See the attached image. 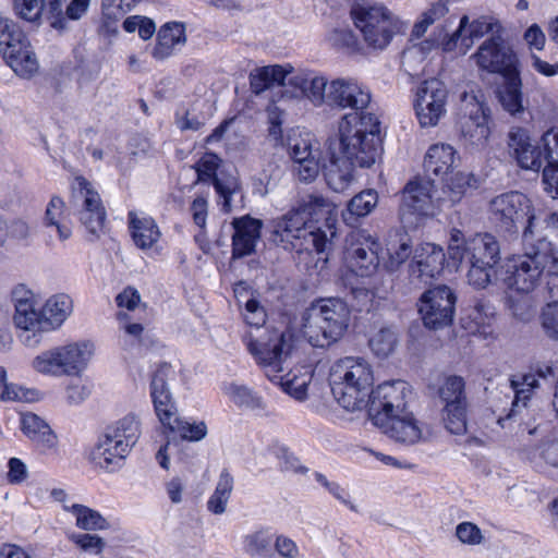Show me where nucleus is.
Segmentation results:
<instances>
[{"label": "nucleus", "mask_w": 558, "mask_h": 558, "mask_svg": "<svg viewBox=\"0 0 558 558\" xmlns=\"http://www.w3.org/2000/svg\"><path fill=\"white\" fill-rule=\"evenodd\" d=\"M338 147L351 166L372 167L381 151L377 117L365 112L344 114L338 123Z\"/></svg>", "instance_id": "nucleus-1"}, {"label": "nucleus", "mask_w": 558, "mask_h": 558, "mask_svg": "<svg viewBox=\"0 0 558 558\" xmlns=\"http://www.w3.org/2000/svg\"><path fill=\"white\" fill-rule=\"evenodd\" d=\"M373 384L372 365L362 356L339 359L330 367L329 385L332 396L345 410L366 408Z\"/></svg>", "instance_id": "nucleus-2"}, {"label": "nucleus", "mask_w": 558, "mask_h": 558, "mask_svg": "<svg viewBox=\"0 0 558 558\" xmlns=\"http://www.w3.org/2000/svg\"><path fill=\"white\" fill-rule=\"evenodd\" d=\"M337 220L326 217V229H312L301 211L294 208L271 221L270 241L288 251L326 252L336 235Z\"/></svg>", "instance_id": "nucleus-3"}, {"label": "nucleus", "mask_w": 558, "mask_h": 558, "mask_svg": "<svg viewBox=\"0 0 558 558\" xmlns=\"http://www.w3.org/2000/svg\"><path fill=\"white\" fill-rule=\"evenodd\" d=\"M349 308L340 299H320L311 304L303 316L302 333L314 348H329L344 333Z\"/></svg>", "instance_id": "nucleus-4"}, {"label": "nucleus", "mask_w": 558, "mask_h": 558, "mask_svg": "<svg viewBox=\"0 0 558 558\" xmlns=\"http://www.w3.org/2000/svg\"><path fill=\"white\" fill-rule=\"evenodd\" d=\"M523 244L525 253L508 260L504 280L508 288L529 293L539 284L545 269L555 262V256L553 244L546 235L530 239V243Z\"/></svg>", "instance_id": "nucleus-5"}, {"label": "nucleus", "mask_w": 558, "mask_h": 558, "mask_svg": "<svg viewBox=\"0 0 558 558\" xmlns=\"http://www.w3.org/2000/svg\"><path fill=\"white\" fill-rule=\"evenodd\" d=\"M351 16L365 44L373 49H385L402 28L399 20L381 4L356 3L351 9Z\"/></svg>", "instance_id": "nucleus-6"}, {"label": "nucleus", "mask_w": 558, "mask_h": 558, "mask_svg": "<svg viewBox=\"0 0 558 558\" xmlns=\"http://www.w3.org/2000/svg\"><path fill=\"white\" fill-rule=\"evenodd\" d=\"M492 221L500 230L517 233L523 227V243L534 238V220L532 202L520 192H508L494 197L489 203Z\"/></svg>", "instance_id": "nucleus-7"}, {"label": "nucleus", "mask_w": 558, "mask_h": 558, "mask_svg": "<svg viewBox=\"0 0 558 558\" xmlns=\"http://www.w3.org/2000/svg\"><path fill=\"white\" fill-rule=\"evenodd\" d=\"M244 341L248 352L266 368V375L272 380L270 373L283 372L282 363L295 348L296 336L290 328L283 331L272 329L260 337L248 333Z\"/></svg>", "instance_id": "nucleus-8"}, {"label": "nucleus", "mask_w": 558, "mask_h": 558, "mask_svg": "<svg viewBox=\"0 0 558 558\" xmlns=\"http://www.w3.org/2000/svg\"><path fill=\"white\" fill-rule=\"evenodd\" d=\"M72 311V300L65 294L50 298L40 313L36 312L28 300L15 304L14 323L24 330L49 331L58 328Z\"/></svg>", "instance_id": "nucleus-9"}, {"label": "nucleus", "mask_w": 558, "mask_h": 558, "mask_svg": "<svg viewBox=\"0 0 558 558\" xmlns=\"http://www.w3.org/2000/svg\"><path fill=\"white\" fill-rule=\"evenodd\" d=\"M92 352V345L85 342L56 347L34 357L32 367L41 374L77 375L85 367Z\"/></svg>", "instance_id": "nucleus-10"}, {"label": "nucleus", "mask_w": 558, "mask_h": 558, "mask_svg": "<svg viewBox=\"0 0 558 558\" xmlns=\"http://www.w3.org/2000/svg\"><path fill=\"white\" fill-rule=\"evenodd\" d=\"M456 130L465 144L484 146L490 134L489 109L475 95L463 93Z\"/></svg>", "instance_id": "nucleus-11"}, {"label": "nucleus", "mask_w": 558, "mask_h": 558, "mask_svg": "<svg viewBox=\"0 0 558 558\" xmlns=\"http://www.w3.org/2000/svg\"><path fill=\"white\" fill-rule=\"evenodd\" d=\"M379 248L378 241L364 230L352 231L345 239L343 262L356 276L369 277L379 265Z\"/></svg>", "instance_id": "nucleus-12"}, {"label": "nucleus", "mask_w": 558, "mask_h": 558, "mask_svg": "<svg viewBox=\"0 0 558 558\" xmlns=\"http://www.w3.org/2000/svg\"><path fill=\"white\" fill-rule=\"evenodd\" d=\"M0 53L7 64L21 77H31L38 71V61L32 46L15 25L8 33H0Z\"/></svg>", "instance_id": "nucleus-13"}, {"label": "nucleus", "mask_w": 558, "mask_h": 558, "mask_svg": "<svg viewBox=\"0 0 558 558\" xmlns=\"http://www.w3.org/2000/svg\"><path fill=\"white\" fill-rule=\"evenodd\" d=\"M75 181L77 186L72 191L71 205L86 230L92 235L98 236L106 220V209L101 198L84 177H77Z\"/></svg>", "instance_id": "nucleus-14"}, {"label": "nucleus", "mask_w": 558, "mask_h": 558, "mask_svg": "<svg viewBox=\"0 0 558 558\" xmlns=\"http://www.w3.org/2000/svg\"><path fill=\"white\" fill-rule=\"evenodd\" d=\"M465 383L460 376H448L438 388V396L444 403L442 418L446 428L456 435L466 432Z\"/></svg>", "instance_id": "nucleus-15"}, {"label": "nucleus", "mask_w": 558, "mask_h": 558, "mask_svg": "<svg viewBox=\"0 0 558 558\" xmlns=\"http://www.w3.org/2000/svg\"><path fill=\"white\" fill-rule=\"evenodd\" d=\"M456 294L447 286H437L424 292L418 311L424 325L429 329H440L452 323Z\"/></svg>", "instance_id": "nucleus-16"}, {"label": "nucleus", "mask_w": 558, "mask_h": 558, "mask_svg": "<svg viewBox=\"0 0 558 558\" xmlns=\"http://www.w3.org/2000/svg\"><path fill=\"white\" fill-rule=\"evenodd\" d=\"M447 98L448 90L437 78L426 80L417 86L414 109L421 126L437 125L446 112Z\"/></svg>", "instance_id": "nucleus-17"}, {"label": "nucleus", "mask_w": 558, "mask_h": 558, "mask_svg": "<svg viewBox=\"0 0 558 558\" xmlns=\"http://www.w3.org/2000/svg\"><path fill=\"white\" fill-rule=\"evenodd\" d=\"M476 65L489 73L509 75L518 71V58L512 48L499 36L485 39L473 54Z\"/></svg>", "instance_id": "nucleus-18"}, {"label": "nucleus", "mask_w": 558, "mask_h": 558, "mask_svg": "<svg viewBox=\"0 0 558 558\" xmlns=\"http://www.w3.org/2000/svg\"><path fill=\"white\" fill-rule=\"evenodd\" d=\"M502 26L499 21L492 16H480L469 22V17L463 15L460 20L458 29L444 43V49L451 51L459 47L461 53H465L477 40L487 34L499 36Z\"/></svg>", "instance_id": "nucleus-19"}, {"label": "nucleus", "mask_w": 558, "mask_h": 558, "mask_svg": "<svg viewBox=\"0 0 558 558\" xmlns=\"http://www.w3.org/2000/svg\"><path fill=\"white\" fill-rule=\"evenodd\" d=\"M405 383L393 381L378 385L371 390L367 405L373 423L377 415L392 416L405 411Z\"/></svg>", "instance_id": "nucleus-20"}, {"label": "nucleus", "mask_w": 558, "mask_h": 558, "mask_svg": "<svg viewBox=\"0 0 558 558\" xmlns=\"http://www.w3.org/2000/svg\"><path fill=\"white\" fill-rule=\"evenodd\" d=\"M433 183L430 180L415 179L410 181L402 191L399 215L404 222L408 216L426 217L433 215Z\"/></svg>", "instance_id": "nucleus-21"}, {"label": "nucleus", "mask_w": 558, "mask_h": 558, "mask_svg": "<svg viewBox=\"0 0 558 558\" xmlns=\"http://www.w3.org/2000/svg\"><path fill=\"white\" fill-rule=\"evenodd\" d=\"M326 99V104L329 106L364 112L363 110L371 102V94L353 80L337 78L329 84Z\"/></svg>", "instance_id": "nucleus-22"}, {"label": "nucleus", "mask_w": 558, "mask_h": 558, "mask_svg": "<svg viewBox=\"0 0 558 558\" xmlns=\"http://www.w3.org/2000/svg\"><path fill=\"white\" fill-rule=\"evenodd\" d=\"M171 372V365L163 362L158 365L150 379L151 401L156 415L162 425L170 424L173 416L177 415V407L167 384Z\"/></svg>", "instance_id": "nucleus-23"}, {"label": "nucleus", "mask_w": 558, "mask_h": 558, "mask_svg": "<svg viewBox=\"0 0 558 558\" xmlns=\"http://www.w3.org/2000/svg\"><path fill=\"white\" fill-rule=\"evenodd\" d=\"M374 425L397 442L413 445L422 439V428L412 413L377 415Z\"/></svg>", "instance_id": "nucleus-24"}, {"label": "nucleus", "mask_w": 558, "mask_h": 558, "mask_svg": "<svg viewBox=\"0 0 558 558\" xmlns=\"http://www.w3.org/2000/svg\"><path fill=\"white\" fill-rule=\"evenodd\" d=\"M445 253L441 247L432 243L420 245L415 250L412 263L410 264V276L421 282L427 283L444 269Z\"/></svg>", "instance_id": "nucleus-25"}, {"label": "nucleus", "mask_w": 558, "mask_h": 558, "mask_svg": "<svg viewBox=\"0 0 558 558\" xmlns=\"http://www.w3.org/2000/svg\"><path fill=\"white\" fill-rule=\"evenodd\" d=\"M508 137L510 153L521 168L538 171L546 162L544 153L539 146L531 144L530 136L524 129L513 128Z\"/></svg>", "instance_id": "nucleus-26"}, {"label": "nucleus", "mask_w": 558, "mask_h": 558, "mask_svg": "<svg viewBox=\"0 0 558 558\" xmlns=\"http://www.w3.org/2000/svg\"><path fill=\"white\" fill-rule=\"evenodd\" d=\"M232 227L234 229L232 235V258H242L253 254L256 243L260 238L262 220L244 216L233 219Z\"/></svg>", "instance_id": "nucleus-27"}, {"label": "nucleus", "mask_w": 558, "mask_h": 558, "mask_svg": "<svg viewBox=\"0 0 558 558\" xmlns=\"http://www.w3.org/2000/svg\"><path fill=\"white\" fill-rule=\"evenodd\" d=\"M289 155L293 161V172L300 181L308 183L315 180L319 173L318 156L307 140L291 138Z\"/></svg>", "instance_id": "nucleus-28"}, {"label": "nucleus", "mask_w": 558, "mask_h": 558, "mask_svg": "<svg viewBox=\"0 0 558 558\" xmlns=\"http://www.w3.org/2000/svg\"><path fill=\"white\" fill-rule=\"evenodd\" d=\"M220 158L214 153H206L194 166L197 173V182L211 181L217 194L223 199L222 209L228 213L231 210V196L235 192L234 182H223L217 178V169Z\"/></svg>", "instance_id": "nucleus-29"}, {"label": "nucleus", "mask_w": 558, "mask_h": 558, "mask_svg": "<svg viewBox=\"0 0 558 558\" xmlns=\"http://www.w3.org/2000/svg\"><path fill=\"white\" fill-rule=\"evenodd\" d=\"M500 259V248L497 239L490 233H478L466 241L464 259L486 266H496Z\"/></svg>", "instance_id": "nucleus-30"}, {"label": "nucleus", "mask_w": 558, "mask_h": 558, "mask_svg": "<svg viewBox=\"0 0 558 558\" xmlns=\"http://www.w3.org/2000/svg\"><path fill=\"white\" fill-rule=\"evenodd\" d=\"M23 433L36 444L41 452L57 449L58 438L50 426L38 415L25 413L22 415Z\"/></svg>", "instance_id": "nucleus-31"}, {"label": "nucleus", "mask_w": 558, "mask_h": 558, "mask_svg": "<svg viewBox=\"0 0 558 558\" xmlns=\"http://www.w3.org/2000/svg\"><path fill=\"white\" fill-rule=\"evenodd\" d=\"M456 161V150L448 144L432 145L424 159L427 174H434L441 180L452 174Z\"/></svg>", "instance_id": "nucleus-32"}, {"label": "nucleus", "mask_w": 558, "mask_h": 558, "mask_svg": "<svg viewBox=\"0 0 558 558\" xmlns=\"http://www.w3.org/2000/svg\"><path fill=\"white\" fill-rule=\"evenodd\" d=\"M129 454L125 446L108 438L105 434L90 452L93 463L104 470L113 471L121 465V462Z\"/></svg>", "instance_id": "nucleus-33"}, {"label": "nucleus", "mask_w": 558, "mask_h": 558, "mask_svg": "<svg viewBox=\"0 0 558 558\" xmlns=\"http://www.w3.org/2000/svg\"><path fill=\"white\" fill-rule=\"evenodd\" d=\"M288 84L294 88L292 96H305L315 106L326 104L327 81L323 76L308 77L306 74L290 72Z\"/></svg>", "instance_id": "nucleus-34"}, {"label": "nucleus", "mask_w": 558, "mask_h": 558, "mask_svg": "<svg viewBox=\"0 0 558 558\" xmlns=\"http://www.w3.org/2000/svg\"><path fill=\"white\" fill-rule=\"evenodd\" d=\"M105 435L113 441H117L118 445L122 444L125 446V450L130 452L140 438L141 422L135 414L129 413L108 426Z\"/></svg>", "instance_id": "nucleus-35"}, {"label": "nucleus", "mask_w": 558, "mask_h": 558, "mask_svg": "<svg viewBox=\"0 0 558 558\" xmlns=\"http://www.w3.org/2000/svg\"><path fill=\"white\" fill-rule=\"evenodd\" d=\"M521 86L522 82L518 70L509 73V75H504V83L498 90V98L502 108L512 116L524 110Z\"/></svg>", "instance_id": "nucleus-36"}, {"label": "nucleus", "mask_w": 558, "mask_h": 558, "mask_svg": "<svg viewBox=\"0 0 558 558\" xmlns=\"http://www.w3.org/2000/svg\"><path fill=\"white\" fill-rule=\"evenodd\" d=\"M129 228L135 245L141 250L153 247L161 234L153 218H137L134 213H129Z\"/></svg>", "instance_id": "nucleus-37"}, {"label": "nucleus", "mask_w": 558, "mask_h": 558, "mask_svg": "<svg viewBox=\"0 0 558 558\" xmlns=\"http://www.w3.org/2000/svg\"><path fill=\"white\" fill-rule=\"evenodd\" d=\"M289 74L290 71L281 65L263 66L251 74L250 85L253 93L260 94L274 86H284L288 83Z\"/></svg>", "instance_id": "nucleus-38"}, {"label": "nucleus", "mask_w": 558, "mask_h": 558, "mask_svg": "<svg viewBox=\"0 0 558 558\" xmlns=\"http://www.w3.org/2000/svg\"><path fill=\"white\" fill-rule=\"evenodd\" d=\"M184 43V25L178 22L167 23L161 26L158 32L157 44L153 50V56L157 59L167 58L171 54L175 45Z\"/></svg>", "instance_id": "nucleus-39"}, {"label": "nucleus", "mask_w": 558, "mask_h": 558, "mask_svg": "<svg viewBox=\"0 0 558 558\" xmlns=\"http://www.w3.org/2000/svg\"><path fill=\"white\" fill-rule=\"evenodd\" d=\"M515 396L512 401V408L510 409L509 413L506 416H500L498 418V424L501 427H506V422L509 420H512L517 416H519L522 421V424L525 426V429L530 435H537L542 434V424L533 425L530 420L523 421L524 416L531 415V409L527 404V401L530 400V392L531 390L527 389H517L515 388Z\"/></svg>", "instance_id": "nucleus-40"}, {"label": "nucleus", "mask_w": 558, "mask_h": 558, "mask_svg": "<svg viewBox=\"0 0 558 558\" xmlns=\"http://www.w3.org/2000/svg\"><path fill=\"white\" fill-rule=\"evenodd\" d=\"M233 490V477L228 470H222L216 488L207 501V509L214 514H222Z\"/></svg>", "instance_id": "nucleus-41"}, {"label": "nucleus", "mask_w": 558, "mask_h": 558, "mask_svg": "<svg viewBox=\"0 0 558 558\" xmlns=\"http://www.w3.org/2000/svg\"><path fill=\"white\" fill-rule=\"evenodd\" d=\"M63 508L75 515L76 526L82 530L96 531L109 527L108 521L94 509L78 504H74L71 507L63 506Z\"/></svg>", "instance_id": "nucleus-42"}, {"label": "nucleus", "mask_w": 558, "mask_h": 558, "mask_svg": "<svg viewBox=\"0 0 558 558\" xmlns=\"http://www.w3.org/2000/svg\"><path fill=\"white\" fill-rule=\"evenodd\" d=\"M398 343L399 335L392 327L380 328L368 340L369 349L380 359L391 355L396 351Z\"/></svg>", "instance_id": "nucleus-43"}, {"label": "nucleus", "mask_w": 558, "mask_h": 558, "mask_svg": "<svg viewBox=\"0 0 558 558\" xmlns=\"http://www.w3.org/2000/svg\"><path fill=\"white\" fill-rule=\"evenodd\" d=\"M63 209L64 202L60 197L53 196L48 203L45 213L46 226L54 227L59 235V239L62 241L69 239L71 235V229L68 226L60 223L61 217L63 215Z\"/></svg>", "instance_id": "nucleus-44"}, {"label": "nucleus", "mask_w": 558, "mask_h": 558, "mask_svg": "<svg viewBox=\"0 0 558 558\" xmlns=\"http://www.w3.org/2000/svg\"><path fill=\"white\" fill-rule=\"evenodd\" d=\"M171 433H178L180 437L189 441H198L207 434V427L204 422L191 424L180 420L177 415L173 416L170 424H163Z\"/></svg>", "instance_id": "nucleus-45"}, {"label": "nucleus", "mask_w": 558, "mask_h": 558, "mask_svg": "<svg viewBox=\"0 0 558 558\" xmlns=\"http://www.w3.org/2000/svg\"><path fill=\"white\" fill-rule=\"evenodd\" d=\"M330 203L322 195L310 194L301 199L298 207L294 208L296 211H301L302 216L308 222L310 218L318 215H330ZM331 218V216H328ZM332 219H335L332 217Z\"/></svg>", "instance_id": "nucleus-46"}, {"label": "nucleus", "mask_w": 558, "mask_h": 558, "mask_svg": "<svg viewBox=\"0 0 558 558\" xmlns=\"http://www.w3.org/2000/svg\"><path fill=\"white\" fill-rule=\"evenodd\" d=\"M350 163L341 168L336 161H332L325 172L327 184L335 192H343L353 180V170Z\"/></svg>", "instance_id": "nucleus-47"}, {"label": "nucleus", "mask_w": 558, "mask_h": 558, "mask_svg": "<svg viewBox=\"0 0 558 558\" xmlns=\"http://www.w3.org/2000/svg\"><path fill=\"white\" fill-rule=\"evenodd\" d=\"M378 195L374 190L362 191L348 204V213L356 218L367 216L377 205Z\"/></svg>", "instance_id": "nucleus-48"}, {"label": "nucleus", "mask_w": 558, "mask_h": 558, "mask_svg": "<svg viewBox=\"0 0 558 558\" xmlns=\"http://www.w3.org/2000/svg\"><path fill=\"white\" fill-rule=\"evenodd\" d=\"M226 393L238 407L258 409L262 408V399L246 386L230 384L225 388Z\"/></svg>", "instance_id": "nucleus-49"}, {"label": "nucleus", "mask_w": 558, "mask_h": 558, "mask_svg": "<svg viewBox=\"0 0 558 558\" xmlns=\"http://www.w3.org/2000/svg\"><path fill=\"white\" fill-rule=\"evenodd\" d=\"M142 0H102V17L106 26L114 24Z\"/></svg>", "instance_id": "nucleus-50"}, {"label": "nucleus", "mask_w": 558, "mask_h": 558, "mask_svg": "<svg viewBox=\"0 0 558 558\" xmlns=\"http://www.w3.org/2000/svg\"><path fill=\"white\" fill-rule=\"evenodd\" d=\"M412 253V247L408 241L401 240L399 244L389 242L387 245L388 258L384 260V266L393 271L403 264Z\"/></svg>", "instance_id": "nucleus-51"}, {"label": "nucleus", "mask_w": 558, "mask_h": 558, "mask_svg": "<svg viewBox=\"0 0 558 558\" xmlns=\"http://www.w3.org/2000/svg\"><path fill=\"white\" fill-rule=\"evenodd\" d=\"M245 550L251 556L268 557L271 553V538L263 532L245 537Z\"/></svg>", "instance_id": "nucleus-52"}, {"label": "nucleus", "mask_w": 558, "mask_h": 558, "mask_svg": "<svg viewBox=\"0 0 558 558\" xmlns=\"http://www.w3.org/2000/svg\"><path fill=\"white\" fill-rule=\"evenodd\" d=\"M469 264V282L476 288H486V286L492 281V278L496 275L495 266L480 265L476 263Z\"/></svg>", "instance_id": "nucleus-53"}, {"label": "nucleus", "mask_w": 558, "mask_h": 558, "mask_svg": "<svg viewBox=\"0 0 558 558\" xmlns=\"http://www.w3.org/2000/svg\"><path fill=\"white\" fill-rule=\"evenodd\" d=\"M13 10L19 17L35 22L39 19L43 7L40 0H13Z\"/></svg>", "instance_id": "nucleus-54"}, {"label": "nucleus", "mask_w": 558, "mask_h": 558, "mask_svg": "<svg viewBox=\"0 0 558 558\" xmlns=\"http://www.w3.org/2000/svg\"><path fill=\"white\" fill-rule=\"evenodd\" d=\"M69 539L77 545L82 550L100 554L105 547L104 539L95 534H76L73 533L69 536Z\"/></svg>", "instance_id": "nucleus-55"}, {"label": "nucleus", "mask_w": 558, "mask_h": 558, "mask_svg": "<svg viewBox=\"0 0 558 558\" xmlns=\"http://www.w3.org/2000/svg\"><path fill=\"white\" fill-rule=\"evenodd\" d=\"M43 11L50 20V25L56 29L65 28L66 21L62 12L61 0H40Z\"/></svg>", "instance_id": "nucleus-56"}, {"label": "nucleus", "mask_w": 558, "mask_h": 558, "mask_svg": "<svg viewBox=\"0 0 558 558\" xmlns=\"http://www.w3.org/2000/svg\"><path fill=\"white\" fill-rule=\"evenodd\" d=\"M542 327L546 336L558 340V303L547 304L541 315Z\"/></svg>", "instance_id": "nucleus-57"}, {"label": "nucleus", "mask_w": 558, "mask_h": 558, "mask_svg": "<svg viewBox=\"0 0 558 558\" xmlns=\"http://www.w3.org/2000/svg\"><path fill=\"white\" fill-rule=\"evenodd\" d=\"M442 181L446 182V186L449 193V199L452 203L459 202L462 195L464 194L466 187L469 186L466 177L460 172H457L449 178L445 177Z\"/></svg>", "instance_id": "nucleus-58"}, {"label": "nucleus", "mask_w": 558, "mask_h": 558, "mask_svg": "<svg viewBox=\"0 0 558 558\" xmlns=\"http://www.w3.org/2000/svg\"><path fill=\"white\" fill-rule=\"evenodd\" d=\"M243 316L247 325L257 328L262 327L266 322V312L260 303L255 299H250L246 302Z\"/></svg>", "instance_id": "nucleus-59"}, {"label": "nucleus", "mask_w": 558, "mask_h": 558, "mask_svg": "<svg viewBox=\"0 0 558 558\" xmlns=\"http://www.w3.org/2000/svg\"><path fill=\"white\" fill-rule=\"evenodd\" d=\"M466 241L460 230H451L448 252L452 259L463 262L466 252Z\"/></svg>", "instance_id": "nucleus-60"}, {"label": "nucleus", "mask_w": 558, "mask_h": 558, "mask_svg": "<svg viewBox=\"0 0 558 558\" xmlns=\"http://www.w3.org/2000/svg\"><path fill=\"white\" fill-rule=\"evenodd\" d=\"M457 537L464 544L476 545L482 542L481 530L471 522H462L456 529Z\"/></svg>", "instance_id": "nucleus-61"}, {"label": "nucleus", "mask_w": 558, "mask_h": 558, "mask_svg": "<svg viewBox=\"0 0 558 558\" xmlns=\"http://www.w3.org/2000/svg\"><path fill=\"white\" fill-rule=\"evenodd\" d=\"M544 159L546 162L558 163V131H548L542 136Z\"/></svg>", "instance_id": "nucleus-62"}, {"label": "nucleus", "mask_w": 558, "mask_h": 558, "mask_svg": "<svg viewBox=\"0 0 558 558\" xmlns=\"http://www.w3.org/2000/svg\"><path fill=\"white\" fill-rule=\"evenodd\" d=\"M280 468L282 471L306 473L307 468L301 465L300 460L287 448H280L278 451Z\"/></svg>", "instance_id": "nucleus-63"}, {"label": "nucleus", "mask_w": 558, "mask_h": 558, "mask_svg": "<svg viewBox=\"0 0 558 558\" xmlns=\"http://www.w3.org/2000/svg\"><path fill=\"white\" fill-rule=\"evenodd\" d=\"M469 316L477 327L484 326L488 324L489 318L494 316V307L487 302L480 300L475 303Z\"/></svg>", "instance_id": "nucleus-64"}]
</instances>
